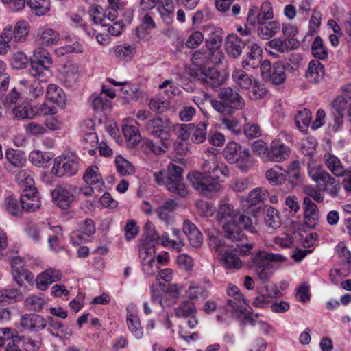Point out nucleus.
<instances>
[{
	"label": "nucleus",
	"mask_w": 351,
	"mask_h": 351,
	"mask_svg": "<svg viewBox=\"0 0 351 351\" xmlns=\"http://www.w3.org/2000/svg\"><path fill=\"white\" fill-rule=\"evenodd\" d=\"M238 211L226 199L220 202L216 214V219L222 226L225 237L237 241L241 239L242 232L237 224Z\"/></svg>",
	"instance_id": "f257e3e1"
},
{
	"label": "nucleus",
	"mask_w": 351,
	"mask_h": 351,
	"mask_svg": "<svg viewBox=\"0 0 351 351\" xmlns=\"http://www.w3.org/2000/svg\"><path fill=\"white\" fill-rule=\"evenodd\" d=\"M155 181L159 185H165L167 189L182 197L188 194L184 183L183 169L173 163H169L166 170L154 174Z\"/></svg>",
	"instance_id": "f03ea898"
},
{
	"label": "nucleus",
	"mask_w": 351,
	"mask_h": 351,
	"mask_svg": "<svg viewBox=\"0 0 351 351\" xmlns=\"http://www.w3.org/2000/svg\"><path fill=\"white\" fill-rule=\"evenodd\" d=\"M286 258L280 254L259 251L248 262L249 268L254 271L261 280L267 279L272 273V265L270 262L282 263Z\"/></svg>",
	"instance_id": "7ed1b4c3"
},
{
	"label": "nucleus",
	"mask_w": 351,
	"mask_h": 351,
	"mask_svg": "<svg viewBox=\"0 0 351 351\" xmlns=\"http://www.w3.org/2000/svg\"><path fill=\"white\" fill-rule=\"evenodd\" d=\"M217 154L218 151L216 148L208 147L205 149L202 156L204 161L202 164V173L216 180L220 179L221 176L228 178L229 169L223 163L219 162Z\"/></svg>",
	"instance_id": "20e7f679"
},
{
	"label": "nucleus",
	"mask_w": 351,
	"mask_h": 351,
	"mask_svg": "<svg viewBox=\"0 0 351 351\" xmlns=\"http://www.w3.org/2000/svg\"><path fill=\"white\" fill-rule=\"evenodd\" d=\"M187 179L191 186L204 196H210L221 188L216 179L197 171L189 173Z\"/></svg>",
	"instance_id": "39448f33"
},
{
	"label": "nucleus",
	"mask_w": 351,
	"mask_h": 351,
	"mask_svg": "<svg viewBox=\"0 0 351 351\" xmlns=\"http://www.w3.org/2000/svg\"><path fill=\"white\" fill-rule=\"evenodd\" d=\"M284 139L292 142L293 136L285 132H281L272 140L269 146L268 162H280L289 157L291 149L283 142Z\"/></svg>",
	"instance_id": "423d86ee"
},
{
	"label": "nucleus",
	"mask_w": 351,
	"mask_h": 351,
	"mask_svg": "<svg viewBox=\"0 0 351 351\" xmlns=\"http://www.w3.org/2000/svg\"><path fill=\"white\" fill-rule=\"evenodd\" d=\"M77 196V187L67 183L57 185L51 191L53 203L63 210L68 209Z\"/></svg>",
	"instance_id": "0eeeda50"
},
{
	"label": "nucleus",
	"mask_w": 351,
	"mask_h": 351,
	"mask_svg": "<svg viewBox=\"0 0 351 351\" xmlns=\"http://www.w3.org/2000/svg\"><path fill=\"white\" fill-rule=\"evenodd\" d=\"M78 169L77 156L74 154L68 153L55 158L51 173L57 177H62L64 175L72 176L77 173Z\"/></svg>",
	"instance_id": "6e6552de"
},
{
	"label": "nucleus",
	"mask_w": 351,
	"mask_h": 351,
	"mask_svg": "<svg viewBox=\"0 0 351 351\" xmlns=\"http://www.w3.org/2000/svg\"><path fill=\"white\" fill-rule=\"evenodd\" d=\"M173 125L167 119L155 117L149 119L145 125V130L152 136L160 141H171Z\"/></svg>",
	"instance_id": "1a4fd4ad"
},
{
	"label": "nucleus",
	"mask_w": 351,
	"mask_h": 351,
	"mask_svg": "<svg viewBox=\"0 0 351 351\" xmlns=\"http://www.w3.org/2000/svg\"><path fill=\"white\" fill-rule=\"evenodd\" d=\"M33 39L38 46L51 47L61 40L60 33L49 25L40 26L33 34Z\"/></svg>",
	"instance_id": "9d476101"
},
{
	"label": "nucleus",
	"mask_w": 351,
	"mask_h": 351,
	"mask_svg": "<svg viewBox=\"0 0 351 351\" xmlns=\"http://www.w3.org/2000/svg\"><path fill=\"white\" fill-rule=\"evenodd\" d=\"M274 18L273 8L270 2L265 1L260 8L252 6L248 12L247 25L254 27L256 23H263Z\"/></svg>",
	"instance_id": "9b49d317"
},
{
	"label": "nucleus",
	"mask_w": 351,
	"mask_h": 351,
	"mask_svg": "<svg viewBox=\"0 0 351 351\" xmlns=\"http://www.w3.org/2000/svg\"><path fill=\"white\" fill-rule=\"evenodd\" d=\"M227 294L230 298L228 300L227 306L229 311L237 317L245 314L247 302L239 289L234 285H229L227 288Z\"/></svg>",
	"instance_id": "f8f14e48"
},
{
	"label": "nucleus",
	"mask_w": 351,
	"mask_h": 351,
	"mask_svg": "<svg viewBox=\"0 0 351 351\" xmlns=\"http://www.w3.org/2000/svg\"><path fill=\"white\" fill-rule=\"evenodd\" d=\"M267 45L275 51H266L274 57H278V53H285L298 47L299 43L294 38H275L267 43Z\"/></svg>",
	"instance_id": "ddd939ff"
},
{
	"label": "nucleus",
	"mask_w": 351,
	"mask_h": 351,
	"mask_svg": "<svg viewBox=\"0 0 351 351\" xmlns=\"http://www.w3.org/2000/svg\"><path fill=\"white\" fill-rule=\"evenodd\" d=\"M62 274L60 270L49 267L39 273L36 278V287L40 291H46L55 282L61 280Z\"/></svg>",
	"instance_id": "4468645a"
},
{
	"label": "nucleus",
	"mask_w": 351,
	"mask_h": 351,
	"mask_svg": "<svg viewBox=\"0 0 351 351\" xmlns=\"http://www.w3.org/2000/svg\"><path fill=\"white\" fill-rule=\"evenodd\" d=\"M218 96L219 99L235 110H242L245 106V100L242 96L231 87L223 88L220 90Z\"/></svg>",
	"instance_id": "2eb2a0df"
},
{
	"label": "nucleus",
	"mask_w": 351,
	"mask_h": 351,
	"mask_svg": "<svg viewBox=\"0 0 351 351\" xmlns=\"http://www.w3.org/2000/svg\"><path fill=\"white\" fill-rule=\"evenodd\" d=\"M20 203L23 210L34 212L40 206V197L34 187L25 188L21 195Z\"/></svg>",
	"instance_id": "dca6fc26"
},
{
	"label": "nucleus",
	"mask_w": 351,
	"mask_h": 351,
	"mask_svg": "<svg viewBox=\"0 0 351 351\" xmlns=\"http://www.w3.org/2000/svg\"><path fill=\"white\" fill-rule=\"evenodd\" d=\"M11 265L13 279L19 286L23 285L24 280L28 282L34 280L33 274L24 267L23 261L21 258L16 257L13 258Z\"/></svg>",
	"instance_id": "f3484780"
},
{
	"label": "nucleus",
	"mask_w": 351,
	"mask_h": 351,
	"mask_svg": "<svg viewBox=\"0 0 351 351\" xmlns=\"http://www.w3.org/2000/svg\"><path fill=\"white\" fill-rule=\"evenodd\" d=\"M136 123L130 118L123 119L122 125V132L125 138L129 147H135L141 140L139 130L134 125Z\"/></svg>",
	"instance_id": "a211bd4d"
},
{
	"label": "nucleus",
	"mask_w": 351,
	"mask_h": 351,
	"mask_svg": "<svg viewBox=\"0 0 351 351\" xmlns=\"http://www.w3.org/2000/svg\"><path fill=\"white\" fill-rule=\"evenodd\" d=\"M304 223L309 228H315L319 219V214L316 204L309 197L304 198Z\"/></svg>",
	"instance_id": "6ab92c4d"
},
{
	"label": "nucleus",
	"mask_w": 351,
	"mask_h": 351,
	"mask_svg": "<svg viewBox=\"0 0 351 351\" xmlns=\"http://www.w3.org/2000/svg\"><path fill=\"white\" fill-rule=\"evenodd\" d=\"M317 184L323 192L326 193L330 197L335 198L338 197L341 189L340 182L329 173L324 175Z\"/></svg>",
	"instance_id": "aec40b11"
},
{
	"label": "nucleus",
	"mask_w": 351,
	"mask_h": 351,
	"mask_svg": "<svg viewBox=\"0 0 351 351\" xmlns=\"http://www.w3.org/2000/svg\"><path fill=\"white\" fill-rule=\"evenodd\" d=\"M20 324L25 330L37 331L46 327V319L37 314H25L21 318Z\"/></svg>",
	"instance_id": "412c9836"
},
{
	"label": "nucleus",
	"mask_w": 351,
	"mask_h": 351,
	"mask_svg": "<svg viewBox=\"0 0 351 351\" xmlns=\"http://www.w3.org/2000/svg\"><path fill=\"white\" fill-rule=\"evenodd\" d=\"M182 229L191 247L198 248L202 245L203 236L194 223L189 220H185Z\"/></svg>",
	"instance_id": "4be33fe9"
},
{
	"label": "nucleus",
	"mask_w": 351,
	"mask_h": 351,
	"mask_svg": "<svg viewBox=\"0 0 351 351\" xmlns=\"http://www.w3.org/2000/svg\"><path fill=\"white\" fill-rule=\"evenodd\" d=\"M83 178L87 184L94 186L97 191L101 192L104 190L105 183L97 167H89Z\"/></svg>",
	"instance_id": "5701e85b"
},
{
	"label": "nucleus",
	"mask_w": 351,
	"mask_h": 351,
	"mask_svg": "<svg viewBox=\"0 0 351 351\" xmlns=\"http://www.w3.org/2000/svg\"><path fill=\"white\" fill-rule=\"evenodd\" d=\"M323 161L328 169L335 176L342 177L346 173L340 159L333 154L326 153L323 157Z\"/></svg>",
	"instance_id": "b1692460"
},
{
	"label": "nucleus",
	"mask_w": 351,
	"mask_h": 351,
	"mask_svg": "<svg viewBox=\"0 0 351 351\" xmlns=\"http://www.w3.org/2000/svg\"><path fill=\"white\" fill-rule=\"evenodd\" d=\"M45 97L47 100L56 104L61 108H64L66 106V95L62 88L55 84L48 85Z\"/></svg>",
	"instance_id": "393cba45"
},
{
	"label": "nucleus",
	"mask_w": 351,
	"mask_h": 351,
	"mask_svg": "<svg viewBox=\"0 0 351 351\" xmlns=\"http://www.w3.org/2000/svg\"><path fill=\"white\" fill-rule=\"evenodd\" d=\"M171 143V141H160V143H157L151 139L145 138L143 141L142 147L145 152L159 156L167 152Z\"/></svg>",
	"instance_id": "a878e982"
},
{
	"label": "nucleus",
	"mask_w": 351,
	"mask_h": 351,
	"mask_svg": "<svg viewBox=\"0 0 351 351\" xmlns=\"http://www.w3.org/2000/svg\"><path fill=\"white\" fill-rule=\"evenodd\" d=\"M324 76L323 64L317 60H311L306 73V80L313 84H317Z\"/></svg>",
	"instance_id": "bb28decb"
},
{
	"label": "nucleus",
	"mask_w": 351,
	"mask_h": 351,
	"mask_svg": "<svg viewBox=\"0 0 351 351\" xmlns=\"http://www.w3.org/2000/svg\"><path fill=\"white\" fill-rule=\"evenodd\" d=\"M199 80L203 84L213 88L220 86L224 82L223 77L215 68H209L203 72Z\"/></svg>",
	"instance_id": "cd10ccee"
},
{
	"label": "nucleus",
	"mask_w": 351,
	"mask_h": 351,
	"mask_svg": "<svg viewBox=\"0 0 351 351\" xmlns=\"http://www.w3.org/2000/svg\"><path fill=\"white\" fill-rule=\"evenodd\" d=\"M184 129L191 133V140L197 144L203 143L206 138L207 124L200 122L196 125L194 124L184 125Z\"/></svg>",
	"instance_id": "c85d7f7f"
},
{
	"label": "nucleus",
	"mask_w": 351,
	"mask_h": 351,
	"mask_svg": "<svg viewBox=\"0 0 351 351\" xmlns=\"http://www.w3.org/2000/svg\"><path fill=\"white\" fill-rule=\"evenodd\" d=\"M257 34L260 38L268 40L274 36L280 30V24L277 21L258 23Z\"/></svg>",
	"instance_id": "c756f323"
},
{
	"label": "nucleus",
	"mask_w": 351,
	"mask_h": 351,
	"mask_svg": "<svg viewBox=\"0 0 351 351\" xmlns=\"http://www.w3.org/2000/svg\"><path fill=\"white\" fill-rule=\"evenodd\" d=\"M47 322L48 324L47 331L51 335L60 339L66 338L67 336L71 335V331L68 330V328L62 322L54 319L53 317H47Z\"/></svg>",
	"instance_id": "7c9ffc66"
},
{
	"label": "nucleus",
	"mask_w": 351,
	"mask_h": 351,
	"mask_svg": "<svg viewBox=\"0 0 351 351\" xmlns=\"http://www.w3.org/2000/svg\"><path fill=\"white\" fill-rule=\"evenodd\" d=\"M232 78L236 86L240 90H247L250 88L254 79L241 69H235L232 74Z\"/></svg>",
	"instance_id": "2f4dec72"
},
{
	"label": "nucleus",
	"mask_w": 351,
	"mask_h": 351,
	"mask_svg": "<svg viewBox=\"0 0 351 351\" xmlns=\"http://www.w3.org/2000/svg\"><path fill=\"white\" fill-rule=\"evenodd\" d=\"M79 69L76 64H69L64 65L60 74V80L66 86H73L77 80Z\"/></svg>",
	"instance_id": "473e14b6"
},
{
	"label": "nucleus",
	"mask_w": 351,
	"mask_h": 351,
	"mask_svg": "<svg viewBox=\"0 0 351 351\" xmlns=\"http://www.w3.org/2000/svg\"><path fill=\"white\" fill-rule=\"evenodd\" d=\"M177 204L174 200L165 201L156 210L158 218L166 223H170L173 220V212Z\"/></svg>",
	"instance_id": "72a5a7b5"
},
{
	"label": "nucleus",
	"mask_w": 351,
	"mask_h": 351,
	"mask_svg": "<svg viewBox=\"0 0 351 351\" xmlns=\"http://www.w3.org/2000/svg\"><path fill=\"white\" fill-rule=\"evenodd\" d=\"M30 26L25 20L17 21L12 27L14 42L16 43H25L29 34Z\"/></svg>",
	"instance_id": "f704fd0d"
},
{
	"label": "nucleus",
	"mask_w": 351,
	"mask_h": 351,
	"mask_svg": "<svg viewBox=\"0 0 351 351\" xmlns=\"http://www.w3.org/2000/svg\"><path fill=\"white\" fill-rule=\"evenodd\" d=\"M48 299L43 294H34L27 297L24 300V305L29 311H40L47 304Z\"/></svg>",
	"instance_id": "c9c22d12"
},
{
	"label": "nucleus",
	"mask_w": 351,
	"mask_h": 351,
	"mask_svg": "<svg viewBox=\"0 0 351 351\" xmlns=\"http://www.w3.org/2000/svg\"><path fill=\"white\" fill-rule=\"evenodd\" d=\"M243 44L241 39L235 34L229 35L226 40V49L227 53L233 58H237L242 52Z\"/></svg>",
	"instance_id": "e433bc0d"
},
{
	"label": "nucleus",
	"mask_w": 351,
	"mask_h": 351,
	"mask_svg": "<svg viewBox=\"0 0 351 351\" xmlns=\"http://www.w3.org/2000/svg\"><path fill=\"white\" fill-rule=\"evenodd\" d=\"M42 80H34L29 82L26 80H20L19 84L24 88L26 93L36 99L43 94V87L41 84Z\"/></svg>",
	"instance_id": "4c0bfd02"
},
{
	"label": "nucleus",
	"mask_w": 351,
	"mask_h": 351,
	"mask_svg": "<svg viewBox=\"0 0 351 351\" xmlns=\"http://www.w3.org/2000/svg\"><path fill=\"white\" fill-rule=\"evenodd\" d=\"M95 13L97 14L94 15L93 17L95 23L101 24V25H108L110 23L114 22L117 18L118 10L107 8L102 14L103 16H101V12L97 9H96Z\"/></svg>",
	"instance_id": "58836bf2"
},
{
	"label": "nucleus",
	"mask_w": 351,
	"mask_h": 351,
	"mask_svg": "<svg viewBox=\"0 0 351 351\" xmlns=\"http://www.w3.org/2000/svg\"><path fill=\"white\" fill-rule=\"evenodd\" d=\"M22 293L16 289H6L0 291V304H13L21 300Z\"/></svg>",
	"instance_id": "ea45409f"
},
{
	"label": "nucleus",
	"mask_w": 351,
	"mask_h": 351,
	"mask_svg": "<svg viewBox=\"0 0 351 351\" xmlns=\"http://www.w3.org/2000/svg\"><path fill=\"white\" fill-rule=\"evenodd\" d=\"M37 16L46 14L50 9V0H25V3Z\"/></svg>",
	"instance_id": "a19ab883"
},
{
	"label": "nucleus",
	"mask_w": 351,
	"mask_h": 351,
	"mask_svg": "<svg viewBox=\"0 0 351 351\" xmlns=\"http://www.w3.org/2000/svg\"><path fill=\"white\" fill-rule=\"evenodd\" d=\"M243 149L235 142L228 143L223 149V154L225 158L230 163H234L238 160L239 157L242 154Z\"/></svg>",
	"instance_id": "79ce46f5"
},
{
	"label": "nucleus",
	"mask_w": 351,
	"mask_h": 351,
	"mask_svg": "<svg viewBox=\"0 0 351 351\" xmlns=\"http://www.w3.org/2000/svg\"><path fill=\"white\" fill-rule=\"evenodd\" d=\"M114 163L117 171L121 176H131L135 172L134 167L122 156H117L115 158Z\"/></svg>",
	"instance_id": "37998d69"
},
{
	"label": "nucleus",
	"mask_w": 351,
	"mask_h": 351,
	"mask_svg": "<svg viewBox=\"0 0 351 351\" xmlns=\"http://www.w3.org/2000/svg\"><path fill=\"white\" fill-rule=\"evenodd\" d=\"M223 259L226 267L230 269H239L243 265V263L239 256L238 249L226 252Z\"/></svg>",
	"instance_id": "c03bdc74"
},
{
	"label": "nucleus",
	"mask_w": 351,
	"mask_h": 351,
	"mask_svg": "<svg viewBox=\"0 0 351 351\" xmlns=\"http://www.w3.org/2000/svg\"><path fill=\"white\" fill-rule=\"evenodd\" d=\"M82 143L84 149L93 156L98 147V138L95 132L82 134Z\"/></svg>",
	"instance_id": "a18cd8bd"
},
{
	"label": "nucleus",
	"mask_w": 351,
	"mask_h": 351,
	"mask_svg": "<svg viewBox=\"0 0 351 351\" xmlns=\"http://www.w3.org/2000/svg\"><path fill=\"white\" fill-rule=\"evenodd\" d=\"M350 268L351 263H344L341 262L340 264L337 265L335 268L330 271V276L332 282L337 285L339 282V278L348 276L350 274Z\"/></svg>",
	"instance_id": "49530a36"
},
{
	"label": "nucleus",
	"mask_w": 351,
	"mask_h": 351,
	"mask_svg": "<svg viewBox=\"0 0 351 351\" xmlns=\"http://www.w3.org/2000/svg\"><path fill=\"white\" fill-rule=\"evenodd\" d=\"M188 298L189 300H203L208 297V289L197 283H191L188 289Z\"/></svg>",
	"instance_id": "de8ad7c7"
},
{
	"label": "nucleus",
	"mask_w": 351,
	"mask_h": 351,
	"mask_svg": "<svg viewBox=\"0 0 351 351\" xmlns=\"http://www.w3.org/2000/svg\"><path fill=\"white\" fill-rule=\"evenodd\" d=\"M45 48L46 47L38 46L34 51L33 57L31 60L43 65L50 66L53 62L52 58Z\"/></svg>",
	"instance_id": "09e8293b"
},
{
	"label": "nucleus",
	"mask_w": 351,
	"mask_h": 351,
	"mask_svg": "<svg viewBox=\"0 0 351 351\" xmlns=\"http://www.w3.org/2000/svg\"><path fill=\"white\" fill-rule=\"evenodd\" d=\"M31 69L29 70L32 76L38 80L46 81L48 75L50 74L49 66L43 65L36 62L30 60Z\"/></svg>",
	"instance_id": "8fccbe9b"
},
{
	"label": "nucleus",
	"mask_w": 351,
	"mask_h": 351,
	"mask_svg": "<svg viewBox=\"0 0 351 351\" xmlns=\"http://www.w3.org/2000/svg\"><path fill=\"white\" fill-rule=\"evenodd\" d=\"M350 99H351V97L341 96L334 101L332 108L338 115L337 117V123H339L340 120L343 118L346 109L348 107L350 108Z\"/></svg>",
	"instance_id": "3c124183"
},
{
	"label": "nucleus",
	"mask_w": 351,
	"mask_h": 351,
	"mask_svg": "<svg viewBox=\"0 0 351 351\" xmlns=\"http://www.w3.org/2000/svg\"><path fill=\"white\" fill-rule=\"evenodd\" d=\"M294 120L297 128L304 131L311 123V112L304 108L297 113Z\"/></svg>",
	"instance_id": "603ef678"
},
{
	"label": "nucleus",
	"mask_w": 351,
	"mask_h": 351,
	"mask_svg": "<svg viewBox=\"0 0 351 351\" xmlns=\"http://www.w3.org/2000/svg\"><path fill=\"white\" fill-rule=\"evenodd\" d=\"M268 191L265 188H256L248 194L246 201L250 206H255L263 202L267 197Z\"/></svg>",
	"instance_id": "864d4df0"
},
{
	"label": "nucleus",
	"mask_w": 351,
	"mask_h": 351,
	"mask_svg": "<svg viewBox=\"0 0 351 351\" xmlns=\"http://www.w3.org/2000/svg\"><path fill=\"white\" fill-rule=\"evenodd\" d=\"M29 158L33 165L43 167L51 160V156L49 153L35 150L29 154Z\"/></svg>",
	"instance_id": "5fc2aeb1"
},
{
	"label": "nucleus",
	"mask_w": 351,
	"mask_h": 351,
	"mask_svg": "<svg viewBox=\"0 0 351 351\" xmlns=\"http://www.w3.org/2000/svg\"><path fill=\"white\" fill-rule=\"evenodd\" d=\"M175 313L178 317H188L196 313V308L191 300H187L175 308Z\"/></svg>",
	"instance_id": "6e6d98bb"
},
{
	"label": "nucleus",
	"mask_w": 351,
	"mask_h": 351,
	"mask_svg": "<svg viewBox=\"0 0 351 351\" xmlns=\"http://www.w3.org/2000/svg\"><path fill=\"white\" fill-rule=\"evenodd\" d=\"M281 168L276 165L275 167L266 171L265 178L271 184L280 185L285 182V176L278 171Z\"/></svg>",
	"instance_id": "4d7b16f0"
},
{
	"label": "nucleus",
	"mask_w": 351,
	"mask_h": 351,
	"mask_svg": "<svg viewBox=\"0 0 351 351\" xmlns=\"http://www.w3.org/2000/svg\"><path fill=\"white\" fill-rule=\"evenodd\" d=\"M114 53L118 58L130 60L136 53V47L134 45L123 44L114 47Z\"/></svg>",
	"instance_id": "13d9d810"
},
{
	"label": "nucleus",
	"mask_w": 351,
	"mask_h": 351,
	"mask_svg": "<svg viewBox=\"0 0 351 351\" xmlns=\"http://www.w3.org/2000/svg\"><path fill=\"white\" fill-rule=\"evenodd\" d=\"M5 158L15 167H23L26 163V158L23 154L14 149H8L5 152Z\"/></svg>",
	"instance_id": "bf43d9fd"
},
{
	"label": "nucleus",
	"mask_w": 351,
	"mask_h": 351,
	"mask_svg": "<svg viewBox=\"0 0 351 351\" xmlns=\"http://www.w3.org/2000/svg\"><path fill=\"white\" fill-rule=\"evenodd\" d=\"M307 165L309 176L317 184L328 173L323 170L321 166L317 164L312 158L309 159Z\"/></svg>",
	"instance_id": "052dcab7"
},
{
	"label": "nucleus",
	"mask_w": 351,
	"mask_h": 351,
	"mask_svg": "<svg viewBox=\"0 0 351 351\" xmlns=\"http://www.w3.org/2000/svg\"><path fill=\"white\" fill-rule=\"evenodd\" d=\"M209 57L208 49H199L193 53L191 61L195 66L202 70L209 64Z\"/></svg>",
	"instance_id": "680f3d73"
},
{
	"label": "nucleus",
	"mask_w": 351,
	"mask_h": 351,
	"mask_svg": "<svg viewBox=\"0 0 351 351\" xmlns=\"http://www.w3.org/2000/svg\"><path fill=\"white\" fill-rule=\"evenodd\" d=\"M248 90V97L250 99L258 100L263 99L266 93L267 90L263 84H261L258 81L254 79L252 82L250 88Z\"/></svg>",
	"instance_id": "e2e57ef3"
},
{
	"label": "nucleus",
	"mask_w": 351,
	"mask_h": 351,
	"mask_svg": "<svg viewBox=\"0 0 351 351\" xmlns=\"http://www.w3.org/2000/svg\"><path fill=\"white\" fill-rule=\"evenodd\" d=\"M170 104L167 99L159 97L152 98L149 103V108L157 113H164L169 108Z\"/></svg>",
	"instance_id": "0e129e2a"
},
{
	"label": "nucleus",
	"mask_w": 351,
	"mask_h": 351,
	"mask_svg": "<svg viewBox=\"0 0 351 351\" xmlns=\"http://www.w3.org/2000/svg\"><path fill=\"white\" fill-rule=\"evenodd\" d=\"M285 68L281 63H276L273 65V70L271 76L267 79L274 84H281L285 80Z\"/></svg>",
	"instance_id": "69168bd1"
},
{
	"label": "nucleus",
	"mask_w": 351,
	"mask_h": 351,
	"mask_svg": "<svg viewBox=\"0 0 351 351\" xmlns=\"http://www.w3.org/2000/svg\"><path fill=\"white\" fill-rule=\"evenodd\" d=\"M222 29L215 28L208 34V38L206 40L208 49L219 48L222 42Z\"/></svg>",
	"instance_id": "338daca9"
},
{
	"label": "nucleus",
	"mask_w": 351,
	"mask_h": 351,
	"mask_svg": "<svg viewBox=\"0 0 351 351\" xmlns=\"http://www.w3.org/2000/svg\"><path fill=\"white\" fill-rule=\"evenodd\" d=\"M235 163L241 171L247 172L253 165V158L250 156L249 150L243 149Z\"/></svg>",
	"instance_id": "774afa93"
}]
</instances>
